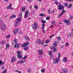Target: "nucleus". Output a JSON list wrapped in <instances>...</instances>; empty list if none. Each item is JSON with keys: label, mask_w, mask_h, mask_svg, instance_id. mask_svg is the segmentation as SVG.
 I'll return each mask as SVG.
<instances>
[{"label": "nucleus", "mask_w": 73, "mask_h": 73, "mask_svg": "<svg viewBox=\"0 0 73 73\" xmlns=\"http://www.w3.org/2000/svg\"><path fill=\"white\" fill-rule=\"evenodd\" d=\"M21 17H22V13H20L19 15V17L17 19L15 20L14 25V27H17L19 25V23L21 20Z\"/></svg>", "instance_id": "1"}, {"label": "nucleus", "mask_w": 73, "mask_h": 73, "mask_svg": "<svg viewBox=\"0 0 73 73\" xmlns=\"http://www.w3.org/2000/svg\"><path fill=\"white\" fill-rule=\"evenodd\" d=\"M32 28L34 30H36L37 28H38V23L37 22L34 23L32 25Z\"/></svg>", "instance_id": "2"}, {"label": "nucleus", "mask_w": 73, "mask_h": 73, "mask_svg": "<svg viewBox=\"0 0 73 73\" xmlns=\"http://www.w3.org/2000/svg\"><path fill=\"white\" fill-rule=\"evenodd\" d=\"M36 42L38 44H39L40 45H44V41H43V42H42L41 40H40V39H37L36 40Z\"/></svg>", "instance_id": "3"}, {"label": "nucleus", "mask_w": 73, "mask_h": 73, "mask_svg": "<svg viewBox=\"0 0 73 73\" xmlns=\"http://www.w3.org/2000/svg\"><path fill=\"white\" fill-rule=\"evenodd\" d=\"M1 29L2 31H4L5 29H6L7 28H6V25H5V24L4 23H2L0 25Z\"/></svg>", "instance_id": "4"}, {"label": "nucleus", "mask_w": 73, "mask_h": 73, "mask_svg": "<svg viewBox=\"0 0 73 73\" xmlns=\"http://www.w3.org/2000/svg\"><path fill=\"white\" fill-rule=\"evenodd\" d=\"M52 59H53L54 60V62L53 63V64H58L59 63V61H60V59L58 58H56L55 60H54L53 57H52Z\"/></svg>", "instance_id": "5"}, {"label": "nucleus", "mask_w": 73, "mask_h": 73, "mask_svg": "<svg viewBox=\"0 0 73 73\" xmlns=\"http://www.w3.org/2000/svg\"><path fill=\"white\" fill-rule=\"evenodd\" d=\"M16 53L17 54V57L21 59L22 58V55L21 54V51H17L16 52Z\"/></svg>", "instance_id": "6"}, {"label": "nucleus", "mask_w": 73, "mask_h": 73, "mask_svg": "<svg viewBox=\"0 0 73 73\" xmlns=\"http://www.w3.org/2000/svg\"><path fill=\"white\" fill-rule=\"evenodd\" d=\"M29 11H26L25 15V19H27V17H29Z\"/></svg>", "instance_id": "7"}, {"label": "nucleus", "mask_w": 73, "mask_h": 73, "mask_svg": "<svg viewBox=\"0 0 73 73\" xmlns=\"http://www.w3.org/2000/svg\"><path fill=\"white\" fill-rule=\"evenodd\" d=\"M29 44V42H27L26 43H24L23 44L21 45L22 47H25V46H27V45H28Z\"/></svg>", "instance_id": "8"}, {"label": "nucleus", "mask_w": 73, "mask_h": 73, "mask_svg": "<svg viewBox=\"0 0 73 73\" xmlns=\"http://www.w3.org/2000/svg\"><path fill=\"white\" fill-rule=\"evenodd\" d=\"M64 22L68 25H69L71 24L70 21H69L68 20H64Z\"/></svg>", "instance_id": "9"}, {"label": "nucleus", "mask_w": 73, "mask_h": 73, "mask_svg": "<svg viewBox=\"0 0 73 73\" xmlns=\"http://www.w3.org/2000/svg\"><path fill=\"white\" fill-rule=\"evenodd\" d=\"M19 31V29L18 28L15 29L13 31V32L14 35H16L18 33V31Z\"/></svg>", "instance_id": "10"}, {"label": "nucleus", "mask_w": 73, "mask_h": 73, "mask_svg": "<svg viewBox=\"0 0 73 73\" xmlns=\"http://www.w3.org/2000/svg\"><path fill=\"white\" fill-rule=\"evenodd\" d=\"M12 3H10L9 6H7V9H13V8H12Z\"/></svg>", "instance_id": "11"}, {"label": "nucleus", "mask_w": 73, "mask_h": 73, "mask_svg": "<svg viewBox=\"0 0 73 73\" xmlns=\"http://www.w3.org/2000/svg\"><path fill=\"white\" fill-rule=\"evenodd\" d=\"M64 8V7L63 5H60L58 7V9L59 10H63Z\"/></svg>", "instance_id": "12"}, {"label": "nucleus", "mask_w": 73, "mask_h": 73, "mask_svg": "<svg viewBox=\"0 0 73 73\" xmlns=\"http://www.w3.org/2000/svg\"><path fill=\"white\" fill-rule=\"evenodd\" d=\"M38 52L39 53V55H42V54L43 53H44V51H43L42 49L39 50H38Z\"/></svg>", "instance_id": "13"}, {"label": "nucleus", "mask_w": 73, "mask_h": 73, "mask_svg": "<svg viewBox=\"0 0 73 73\" xmlns=\"http://www.w3.org/2000/svg\"><path fill=\"white\" fill-rule=\"evenodd\" d=\"M16 58H15V56H13V58H12L11 60V62H15V61H16Z\"/></svg>", "instance_id": "14"}, {"label": "nucleus", "mask_w": 73, "mask_h": 73, "mask_svg": "<svg viewBox=\"0 0 73 73\" xmlns=\"http://www.w3.org/2000/svg\"><path fill=\"white\" fill-rule=\"evenodd\" d=\"M63 72H64V73H68V70L67 69L64 68H63L62 70Z\"/></svg>", "instance_id": "15"}, {"label": "nucleus", "mask_w": 73, "mask_h": 73, "mask_svg": "<svg viewBox=\"0 0 73 73\" xmlns=\"http://www.w3.org/2000/svg\"><path fill=\"white\" fill-rule=\"evenodd\" d=\"M20 46V44H19L17 43L15 44L14 45V47L15 48H17L18 47Z\"/></svg>", "instance_id": "16"}, {"label": "nucleus", "mask_w": 73, "mask_h": 73, "mask_svg": "<svg viewBox=\"0 0 73 73\" xmlns=\"http://www.w3.org/2000/svg\"><path fill=\"white\" fill-rule=\"evenodd\" d=\"M4 64V62H3L2 60H0V66H2Z\"/></svg>", "instance_id": "17"}, {"label": "nucleus", "mask_w": 73, "mask_h": 73, "mask_svg": "<svg viewBox=\"0 0 73 73\" xmlns=\"http://www.w3.org/2000/svg\"><path fill=\"white\" fill-rule=\"evenodd\" d=\"M5 43V41L4 40H2L0 42V44L1 45H3Z\"/></svg>", "instance_id": "18"}, {"label": "nucleus", "mask_w": 73, "mask_h": 73, "mask_svg": "<svg viewBox=\"0 0 73 73\" xmlns=\"http://www.w3.org/2000/svg\"><path fill=\"white\" fill-rule=\"evenodd\" d=\"M62 60L63 61H65V62H66L67 61H68V60H67V58L66 57L64 58Z\"/></svg>", "instance_id": "19"}, {"label": "nucleus", "mask_w": 73, "mask_h": 73, "mask_svg": "<svg viewBox=\"0 0 73 73\" xmlns=\"http://www.w3.org/2000/svg\"><path fill=\"white\" fill-rule=\"evenodd\" d=\"M25 39L26 40H27V41H29L30 39L29 38H28V36H26L25 37Z\"/></svg>", "instance_id": "20"}, {"label": "nucleus", "mask_w": 73, "mask_h": 73, "mask_svg": "<svg viewBox=\"0 0 73 73\" xmlns=\"http://www.w3.org/2000/svg\"><path fill=\"white\" fill-rule=\"evenodd\" d=\"M40 16H43V17H45V16H46V15H45L43 14V13H41L39 14Z\"/></svg>", "instance_id": "21"}, {"label": "nucleus", "mask_w": 73, "mask_h": 73, "mask_svg": "<svg viewBox=\"0 0 73 73\" xmlns=\"http://www.w3.org/2000/svg\"><path fill=\"white\" fill-rule=\"evenodd\" d=\"M72 35H73V33H70L68 35V36L69 37H71Z\"/></svg>", "instance_id": "22"}, {"label": "nucleus", "mask_w": 73, "mask_h": 73, "mask_svg": "<svg viewBox=\"0 0 73 73\" xmlns=\"http://www.w3.org/2000/svg\"><path fill=\"white\" fill-rule=\"evenodd\" d=\"M25 8H26V7L25 6L22 7V10L23 12H24V11L25 10Z\"/></svg>", "instance_id": "23"}, {"label": "nucleus", "mask_w": 73, "mask_h": 73, "mask_svg": "<svg viewBox=\"0 0 73 73\" xmlns=\"http://www.w3.org/2000/svg\"><path fill=\"white\" fill-rule=\"evenodd\" d=\"M45 69L44 68H42L41 70V72H42V73H44V72H45Z\"/></svg>", "instance_id": "24"}, {"label": "nucleus", "mask_w": 73, "mask_h": 73, "mask_svg": "<svg viewBox=\"0 0 73 73\" xmlns=\"http://www.w3.org/2000/svg\"><path fill=\"white\" fill-rule=\"evenodd\" d=\"M27 57H28V56H25L22 58V60H25V59H26Z\"/></svg>", "instance_id": "25"}, {"label": "nucleus", "mask_w": 73, "mask_h": 73, "mask_svg": "<svg viewBox=\"0 0 73 73\" xmlns=\"http://www.w3.org/2000/svg\"><path fill=\"white\" fill-rule=\"evenodd\" d=\"M9 44H7L6 47V49H7L9 48Z\"/></svg>", "instance_id": "26"}, {"label": "nucleus", "mask_w": 73, "mask_h": 73, "mask_svg": "<svg viewBox=\"0 0 73 73\" xmlns=\"http://www.w3.org/2000/svg\"><path fill=\"white\" fill-rule=\"evenodd\" d=\"M56 38H57L58 39V40H61V38L60 36H59V37H57Z\"/></svg>", "instance_id": "27"}, {"label": "nucleus", "mask_w": 73, "mask_h": 73, "mask_svg": "<svg viewBox=\"0 0 73 73\" xmlns=\"http://www.w3.org/2000/svg\"><path fill=\"white\" fill-rule=\"evenodd\" d=\"M28 48H29V47H25L24 48V49L25 50H28Z\"/></svg>", "instance_id": "28"}, {"label": "nucleus", "mask_w": 73, "mask_h": 73, "mask_svg": "<svg viewBox=\"0 0 73 73\" xmlns=\"http://www.w3.org/2000/svg\"><path fill=\"white\" fill-rule=\"evenodd\" d=\"M51 24H53V25H54V24H55V21H52L51 22Z\"/></svg>", "instance_id": "29"}, {"label": "nucleus", "mask_w": 73, "mask_h": 73, "mask_svg": "<svg viewBox=\"0 0 73 73\" xmlns=\"http://www.w3.org/2000/svg\"><path fill=\"white\" fill-rule=\"evenodd\" d=\"M50 41V39H48L46 40V44H48V43H49V42Z\"/></svg>", "instance_id": "30"}, {"label": "nucleus", "mask_w": 73, "mask_h": 73, "mask_svg": "<svg viewBox=\"0 0 73 73\" xmlns=\"http://www.w3.org/2000/svg\"><path fill=\"white\" fill-rule=\"evenodd\" d=\"M7 69H5L3 71H2V73H7Z\"/></svg>", "instance_id": "31"}, {"label": "nucleus", "mask_w": 73, "mask_h": 73, "mask_svg": "<svg viewBox=\"0 0 73 73\" xmlns=\"http://www.w3.org/2000/svg\"><path fill=\"white\" fill-rule=\"evenodd\" d=\"M58 58H60V56H61V54L60 53H59L58 54Z\"/></svg>", "instance_id": "32"}, {"label": "nucleus", "mask_w": 73, "mask_h": 73, "mask_svg": "<svg viewBox=\"0 0 73 73\" xmlns=\"http://www.w3.org/2000/svg\"><path fill=\"white\" fill-rule=\"evenodd\" d=\"M41 21H42V22L43 23V24H45V23H46V21L44 20H42Z\"/></svg>", "instance_id": "33"}, {"label": "nucleus", "mask_w": 73, "mask_h": 73, "mask_svg": "<svg viewBox=\"0 0 73 73\" xmlns=\"http://www.w3.org/2000/svg\"><path fill=\"white\" fill-rule=\"evenodd\" d=\"M4 66H3L1 67V69L2 70H3L4 69Z\"/></svg>", "instance_id": "34"}, {"label": "nucleus", "mask_w": 73, "mask_h": 73, "mask_svg": "<svg viewBox=\"0 0 73 73\" xmlns=\"http://www.w3.org/2000/svg\"><path fill=\"white\" fill-rule=\"evenodd\" d=\"M34 8L36 9H38V7H37V6L36 5H35L34 6Z\"/></svg>", "instance_id": "35"}, {"label": "nucleus", "mask_w": 73, "mask_h": 73, "mask_svg": "<svg viewBox=\"0 0 73 73\" xmlns=\"http://www.w3.org/2000/svg\"><path fill=\"white\" fill-rule=\"evenodd\" d=\"M57 44L55 43L54 44V46H53V47H56V46H57Z\"/></svg>", "instance_id": "36"}, {"label": "nucleus", "mask_w": 73, "mask_h": 73, "mask_svg": "<svg viewBox=\"0 0 73 73\" xmlns=\"http://www.w3.org/2000/svg\"><path fill=\"white\" fill-rule=\"evenodd\" d=\"M10 37V35H8L6 37V38H9Z\"/></svg>", "instance_id": "37"}, {"label": "nucleus", "mask_w": 73, "mask_h": 73, "mask_svg": "<svg viewBox=\"0 0 73 73\" xmlns=\"http://www.w3.org/2000/svg\"><path fill=\"white\" fill-rule=\"evenodd\" d=\"M46 19L47 20H49V19H50V17H47L46 18Z\"/></svg>", "instance_id": "38"}, {"label": "nucleus", "mask_w": 73, "mask_h": 73, "mask_svg": "<svg viewBox=\"0 0 73 73\" xmlns=\"http://www.w3.org/2000/svg\"><path fill=\"white\" fill-rule=\"evenodd\" d=\"M72 4H70L69 5V6L68 7V8H70L72 7Z\"/></svg>", "instance_id": "39"}, {"label": "nucleus", "mask_w": 73, "mask_h": 73, "mask_svg": "<svg viewBox=\"0 0 73 73\" xmlns=\"http://www.w3.org/2000/svg\"><path fill=\"white\" fill-rule=\"evenodd\" d=\"M16 17V15H13L11 17V18H15Z\"/></svg>", "instance_id": "40"}, {"label": "nucleus", "mask_w": 73, "mask_h": 73, "mask_svg": "<svg viewBox=\"0 0 73 73\" xmlns=\"http://www.w3.org/2000/svg\"><path fill=\"white\" fill-rule=\"evenodd\" d=\"M21 64L22 63H24V62H26V61H24L23 60H21Z\"/></svg>", "instance_id": "41"}, {"label": "nucleus", "mask_w": 73, "mask_h": 73, "mask_svg": "<svg viewBox=\"0 0 73 73\" xmlns=\"http://www.w3.org/2000/svg\"><path fill=\"white\" fill-rule=\"evenodd\" d=\"M51 13H52V14H53L54 13V10H52L51 11Z\"/></svg>", "instance_id": "42"}, {"label": "nucleus", "mask_w": 73, "mask_h": 73, "mask_svg": "<svg viewBox=\"0 0 73 73\" xmlns=\"http://www.w3.org/2000/svg\"><path fill=\"white\" fill-rule=\"evenodd\" d=\"M14 41L15 43H17V41L16 40V39H15V38H14Z\"/></svg>", "instance_id": "43"}, {"label": "nucleus", "mask_w": 73, "mask_h": 73, "mask_svg": "<svg viewBox=\"0 0 73 73\" xmlns=\"http://www.w3.org/2000/svg\"><path fill=\"white\" fill-rule=\"evenodd\" d=\"M28 73H30L31 72V69H28Z\"/></svg>", "instance_id": "44"}, {"label": "nucleus", "mask_w": 73, "mask_h": 73, "mask_svg": "<svg viewBox=\"0 0 73 73\" xmlns=\"http://www.w3.org/2000/svg\"><path fill=\"white\" fill-rule=\"evenodd\" d=\"M62 13H66V11L64 10H63L62 11Z\"/></svg>", "instance_id": "45"}, {"label": "nucleus", "mask_w": 73, "mask_h": 73, "mask_svg": "<svg viewBox=\"0 0 73 73\" xmlns=\"http://www.w3.org/2000/svg\"><path fill=\"white\" fill-rule=\"evenodd\" d=\"M53 52L54 53H55V52H57V50H53Z\"/></svg>", "instance_id": "46"}, {"label": "nucleus", "mask_w": 73, "mask_h": 73, "mask_svg": "<svg viewBox=\"0 0 73 73\" xmlns=\"http://www.w3.org/2000/svg\"><path fill=\"white\" fill-rule=\"evenodd\" d=\"M17 64H21V60H20L18 61L17 62Z\"/></svg>", "instance_id": "47"}, {"label": "nucleus", "mask_w": 73, "mask_h": 73, "mask_svg": "<svg viewBox=\"0 0 73 73\" xmlns=\"http://www.w3.org/2000/svg\"><path fill=\"white\" fill-rule=\"evenodd\" d=\"M69 45V44L68 42H66V46H68Z\"/></svg>", "instance_id": "48"}, {"label": "nucleus", "mask_w": 73, "mask_h": 73, "mask_svg": "<svg viewBox=\"0 0 73 73\" xmlns=\"http://www.w3.org/2000/svg\"><path fill=\"white\" fill-rule=\"evenodd\" d=\"M53 50H57V48L55 47H53Z\"/></svg>", "instance_id": "49"}, {"label": "nucleus", "mask_w": 73, "mask_h": 73, "mask_svg": "<svg viewBox=\"0 0 73 73\" xmlns=\"http://www.w3.org/2000/svg\"><path fill=\"white\" fill-rule=\"evenodd\" d=\"M64 5H65V6H68V4H67V3H64Z\"/></svg>", "instance_id": "50"}, {"label": "nucleus", "mask_w": 73, "mask_h": 73, "mask_svg": "<svg viewBox=\"0 0 73 73\" xmlns=\"http://www.w3.org/2000/svg\"><path fill=\"white\" fill-rule=\"evenodd\" d=\"M49 55H51L52 53V51H50L49 52Z\"/></svg>", "instance_id": "51"}, {"label": "nucleus", "mask_w": 73, "mask_h": 73, "mask_svg": "<svg viewBox=\"0 0 73 73\" xmlns=\"http://www.w3.org/2000/svg\"><path fill=\"white\" fill-rule=\"evenodd\" d=\"M42 31L43 32V33H45V31L44 30V29H42Z\"/></svg>", "instance_id": "52"}, {"label": "nucleus", "mask_w": 73, "mask_h": 73, "mask_svg": "<svg viewBox=\"0 0 73 73\" xmlns=\"http://www.w3.org/2000/svg\"><path fill=\"white\" fill-rule=\"evenodd\" d=\"M54 36V35H52L51 36H50V38H51L53 37V36Z\"/></svg>", "instance_id": "53"}, {"label": "nucleus", "mask_w": 73, "mask_h": 73, "mask_svg": "<svg viewBox=\"0 0 73 73\" xmlns=\"http://www.w3.org/2000/svg\"><path fill=\"white\" fill-rule=\"evenodd\" d=\"M55 4H58V1H55Z\"/></svg>", "instance_id": "54"}, {"label": "nucleus", "mask_w": 73, "mask_h": 73, "mask_svg": "<svg viewBox=\"0 0 73 73\" xmlns=\"http://www.w3.org/2000/svg\"><path fill=\"white\" fill-rule=\"evenodd\" d=\"M29 9H31L32 8V5L30 6L29 7Z\"/></svg>", "instance_id": "55"}, {"label": "nucleus", "mask_w": 73, "mask_h": 73, "mask_svg": "<svg viewBox=\"0 0 73 73\" xmlns=\"http://www.w3.org/2000/svg\"><path fill=\"white\" fill-rule=\"evenodd\" d=\"M63 15L61 13V14H60L58 16V17H61V16Z\"/></svg>", "instance_id": "56"}, {"label": "nucleus", "mask_w": 73, "mask_h": 73, "mask_svg": "<svg viewBox=\"0 0 73 73\" xmlns=\"http://www.w3.org/2000/svg\"><path fill=\"white\" fill-rule=\"evenodd\" d=\"M45 10V9H44V8H42V11H44Z\"/></svg>", "instance_id": "57"}, {"label": "nucleus", "mask_w": 73, "mask_h": 73, "mask_svg": "<svg viewBox=\"0 0 73 73\" xmlns=\"http://www.w3.org/2000/svg\"><path fill=\"white\" fill-rule=\"evenodd\" d=\"M50 49H53V47L51 46L50 47Z\"/></svg>", "instance_id": "58"}, {"label": "nucleus", "mask_w": 73, "mask_h": 73, "mask_svg": "<svg viewBox=\"0 0 73 73\" xmlns=\"http://www.w3.org/2000/svg\"><path fill=\"white\" fill-rule=\"evenodd\" d=\"M54 26V25H51L50 27V28H52V27H53Z\"/></svg>", "instance_id": "59"}, {"label": "nucleus", "mask_w": 73, "mask_h": 73, "mask_svg": "<svg viewBox=\"0 0 73 73\" xmlns=\"http://www.w3.org/2000/svg\"><path fill=\"white\" fill-rule=\"evenodd\" d=\"M48 12L49 13L50 12V9L48 10Z\"/></svg>", "instance_id": "60"}, {"label": "nucleus", "mask_w": 73, "mask_h": 73, "mask_svg": "<svg viewBox=\"0 0 73 73\" xmlns=\"http://www.w3.org/2000/svg\"><path fill=\"white\" fill-rule=\"evenodd\" d=\"M2 22H3V21L1 20V21H0V23H2Z\"/></svg>", "instance_id": "61"}, {"label": "nucleus", "mask_w": 73, "mask_h": 73, "mask_svg": "<svg viewBox=\"0 0 73 73\" xmlns=\"http://www.w3.org/2000/svg\"><path fill=\"white\" fill-rule=\"evenodd\" d=\"M45 24H42V26H45Z\"/></svg>", "instance_id": "62"}, {"label": "nucleus", "mask_w": 73, "mask_h": 73, "mask_svg": "<svg viewBox=\"0 0 73 73\" xmlns=\"http://www.w3.org/2000/svg\"><path fill=\"white\" fill-rule=\"evenodd\" d=\"M4 1H5V2H7V1H8V0H4Z\"/></svg>", "instance_id": "63"}, {"label": "nucleus", "mask_w": 73, "mask_h": 73, "mask_svg": "<svg viewBox=\"0 0 73 73\" xmlns=\"http://www.w3.org/2000/svg\"><path fill=\"white\" fill-rule=\"evenodd\" d=\"M72 56H73V51H72Z\"/></svg>", "instance_id": "64"}]
</instances>
